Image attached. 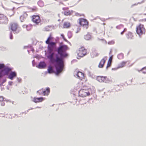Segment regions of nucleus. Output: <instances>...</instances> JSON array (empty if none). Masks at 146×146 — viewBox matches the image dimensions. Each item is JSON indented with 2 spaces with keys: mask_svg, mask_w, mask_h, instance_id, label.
I'll list each match as a JSON object with an SVG mask.
<instances>
[{
  "mask_svg": "<svg viewBox=\"0 0 146 146\" xmlns=\"http://www.w3.org/2000/svg\"><path fill=\"white\" fill-rule=\"evenodd\" d=\"M47 58L52 64L57 63L55 68L57 74L62 71L64 66V61L61 58L59 57L58 54L53 52H49Z\"/></svg>",
  "mask_w": 146,
  "mask_h": 146,
  "instance_id": "1",
  "label": "nucleus"
},
{
  "mask_svg": "<svg viewBox=\"0 0 146 146\" xmlns=\"http://www.w3.org/2000/svg\"><path fill=\"white\" fill-rule=\"evenodd\" d=\"M94 88H90L87 89H81L79 92V95L82 97L89 96L95 93Z\"/></svg>",
  "mask_w": 146,
  "mask_h": 146,
  "instance_id": "2",
  "label": "nucleus"
},
{
  "mask_svg": "<svg viewBox=\"0 0 146 146\" xmlns=\"http://www.w3.org/2000/svg\"><path fill=\"white\" fill-rule=\"evenodd\" d=\"M68 49V46L66 45H61L58 47L57 52L60 55V58L62 59L63 58L68 56V54L66 52V51Z\"/></svg>",
  "mask_w": 146,
  "mask_h": 146,
  "instance_id": "3",
  "label": "nucleus"
},
{
  "mask_svg": "<svg viewBox=\"0 0 146 146\" xmlns=\"http://www.w3.org/2000/svg\"><path fill=\"white\" fill-rule=\"evenodd\" d=\"M9 28L15 34H18L21 31L20 28L18 24L15 23H11Z\"/></svg>",
  "mask_w": 146,
  "mask_h": 146,
  "instance_id": "4",
  "label": "nucleus"
},
{
  "mask_svg": "<svg viewBox=\"0 0 146 146\" xmlns=\"http://www.w3.org/2000/svg\"><path fill=\"white\" fill-rule=\"evenodd\" d=\"M136 32L139 36L145 34V29L144 25L141 24L137 25L136 27Z\"/></svg>",
  "mask_w": 146,
  "mask_h": 146,
  "instance_id": "5",
  "label": "nucleus"
},
{
  "mask_svg": "<svg viewBox=\"0 0 146 146\" xmlns=\"http://www.w3.org/2000/svg\"><path fill=\"white\" fill-rule=\"evenodd\" d=\"M77 53L78 56L80 57H83L86 55L87 50L84 47L81 46L77 51Z\"/></svg>",
  "mask_w": 146,
  "mask_h": 146,
  "instance_id": "6",
  "label": "nucleus"
},
{
  "mask_svg": "<svg viewBox=\"0 0 146 146\" xmlns=\"http://www.w3.org/2000/svg\"><path fill=\"white\" fill-rule=\"evenodd\" d=\"M96 80L100 82L108 83L110 82L108 78L106 76H98L96 77Z\"/></svg>",
  "mask_w": 146,
  "mask_h": 146,
  "instance_id": "7",
  "label": "nucleus"
},
{
  "mask_svg": "<svg viewBox=\"0 0 146 146\" xmlns=\"http://www.w3.org/2000/svg\"><path fill=\"white\" fill-rule=\"evenodd\" d=\"M8 19L7 17L4 15L0 14V23L7 24L8 23Z\"/></svg>",
  "mask_w": 146,
  "mask_h": 146,
  "instance_id": "8",
  "label": "nucleus"
},
{
  "mask_svg": "<svg viewBox=\"0 0 146 146\" xmlns=\"http://www.w3.org/2000/svg\"><path fill=\"white\" fill-rule=\"evenodd\" d=\"M32 21L36 25H38L41 22L40 18L38 15H34L31 17Z\"/></svg>",
  "mask_w": 146,
  "mask_h": 146,
  "instance_id": "9",
  "label": "nucleus"
},
{
  "mask_svg": "<svg viewBox=\"0 0 146 146\" xmlns=\"http://www.w3.org/2000/svg\"><path fill=\"white\" fill-rule=\"evenodd\" d=\"M79 24L86 29L88 27V22L86 19H79Z\"/></svg>",
  "mask_w": 146,
  "mask_h": 146,
  "instance_id": "10",
  "label": "nucleus"
},
{
  "mask_svg": "<svg viewBox=\"0 0 146 146\" xmlns=\"http://www.w3.org/2000/svg\"><path fill=\"white\" fill-rule=\"evenodd\" d=\"M48 50L49 52H52L54 49L55 48L56 43L54 42H51L48 43Z\"/></svg>",
  "mask_w": 146,
  "mask_h": 146,
  "instance_id": "11",
  "label": "nucleus"
},
{
  "mask_svg": "<svg viewBox=\"0 0 146 146\" xmlns=\"http://www.w3.org/2000/svg\"><path fill=\"white\" fill-rule=\"evenodd\" d=\"M45 99V98H43L42 97L40 98L34 97L33 98L32 101L35 103H38L42 102Z\"/></svg>",
  "mask_w": 146,
  "mask_h": 146,
  "instance_id": "12",
  "label": "nucleus"
},
{
  "mask_svg": "<svg viewBox=\"0 0 146 146\" xmlns=\"http://www.w3.org/2000/svg\"><path fill=\"white\" fill-rule=\"evenodd\" d=\"M77 76L81 80H82L84 79V74L80 72H77Z\"/></svg>",
  "mask_w": 146,
  "mask_h": 146,
  "instance_id": "13",
  "label": "nucleus"
},
{
  "mask_svg": "<svg viewBox=\"0 0 146 146\" xmlns=\"http://www.w3.org/2000/svg\"><path fill=\"white\" fill-rule=\"evenodd\" d=\"M28 17L27 14L25 13H23L21 16L20 17V19L22 22H23Z\"/></svg>",
  "mask_w": 146,
  "mask_h": 146,
  "instance_id": "14",
  "label": "nucleus"
},
{
  "mask_svg": "<svg viewBox=\"0 0 146 146\" xmlns=\"http://www.w3.org/2000/svg\"><path fill=\"white\" fill-rule=\"evenodd\" d=\"M106 60L105 58H102L100 61L98 67L100 68H102L103 67L104 65L106 62Z\"/></svg>",
  "mask_w": 146,
  "mask_h": 146,
  "instance_id": "15",
  "label": "nucleus"
},
{
  "mask_svg": "<svg viewBox=\"0 0 146 146\" xmlns=\"http://www.w3.org/2000/svg\"><path fill=\"white\" fill-rule=\"evenodd\" d=\"M99 54L95 50H93L91 53V56L92 58H94L98 56Z\"/></svg>",
  "mask_w": 146,
  "mask_h": 146,
  "instance_id": "16",
  "label": "nucleus"
},
{
  "mask_svg": "<svg viewBox=\"0 0 146 146\" xmlns=\"http://www.w3.org/2000/svg\"><path fill=\"white\" fill-rule=\"evenodd\" d=\"M64 10V11L63 12L64 15L66 16L70 15L71 14V12L68 9H63Z\"/></svg>",
  "mask_w": 146,
  "mask_h": 146,
  "instance_id": "17",
  "label": "nucleus"
},
{
  "mask_svg": "<svg viewBox=\"0 0 146 146\" xmlns=\"http://www.w3.org/2000/svg\"><path fill=\"white\" fill-rule=\"evenodd\" d=\"M46 64L44 62H40L38 65V68H44L46 66Z\"/></svg>",
  "mask_w": 146,
  "mask_h": 146,
  "instance_id": "18",
  "label": "nucleus"
},
{
  "mask_svg": "<svg viewBox=\"0 0 146 146\" xmlns=\"http://www.w3.org/2000/svg\"><path fill=\"white\" fill-rule=\"evenodd\" d=\"M33 25L30 24H29L27 25H24L23 26L24 28H26L27 31H30L33 28Z\"/></svg>",
  "mask_w": 146,
  "mask_h": 146,
  "instance_id": "19",
  "label": "nucleus"
},
{
  "mask_svg": "<svg viewBox=\"0 0 146 146\" xmlns=\"http://www.w3.org/2000/svg\"><path fill=\"white\" fill-rule=\"evenodd\" d=\"M16 74L15 72H12L9 76V78L11 80H12L14 77L16 76Z\"/></svg>",
  "mask_w": 146,
  "mask_h": 146,
  "instance_id": "20",
  "label": "nucleus"
},
{
  "mask_svg": "<svg viewBox=\"0 0 146 146\" xmlns=\"http://www.w3.org/2000/svg\"><path fill=\"white\" fill-rule=\"evenodd\" d=\"M50 92V89L49 88H46L45 90L43 89V94L44 96H47Z\"/></svg>",
  "mask_w": 146,
  "mask_h": 146,
  "instance_id": "21",
  "label": "nucleus"
},
{
  "mask_svg": "<svg viewBox=\"0 0 146 146\" xmlns=\"http://www.w3.org/2000/svg\"><path fill=\"white\" fill-rule=\"evenodd\" d=\"M126 36L128 39H132L133 37V35L131 33L128 32L126 34Z\"/></svg>",
  "mask_w": 146,
  "mask_h": 146,
  "instance_id": "22",
  "label": "nucleus"
},
{
  "mask_svg": "<svg viewBox=\"0 0 146 146\" xmlns=\"http://www.w3.org/2000/svg\"><path fill=\"white\" fill-rule=\"evenodd\" d=\"M70 24L68 22H65L63 24V27L64 28H68L70 27Z\"/></svg>",
  "mask_w": 146,
  "mask_h": 146,
  "instance_id": "23",
  "label": "nucleus"
},
{
  "mask_svg": "<svg viewBox=\"0 0 146 146\" xmlns=\"http://www.w3.org/2000/svg\"><path fill=\"white\" fill-rule=\"evenodd\" d=\"M48 71L49 73L51 74L54 72L52 67L51 66H49L48 69Z\"/></svg>",
  "mask_w": 146,
  "mask_h": 146,
  "instance_id": "24",
  "label": "nucleus"
},
{
  "mask_svg": "<svg viewBox=\"0 0 146 146\" xmlns=\"http://www.w3.org/2000/svg\"><path fill=\"white\" fill-rule=\"evenodd\" d=\"M53 39V37L51 35H50L48 37L47 40L46 41V44H48V43H49L50 42V41L51 40Z\"/></svg>",
  "mask_w": 146,
  "mask_h": 146,
  "instance_id": "25",
  "label": "nucleus"
},
{
  "mask_svg": "<svg viewBox=\"0 0 146 146\" xmlns=\"http://www.w3.org/2000/svg\"><path fill=\"white\" fill-rule=\"evenodd\" d=\"M84 39L86 40H90L91 38L90 35L89 33L85 35L84 36Z\"/></svg>",
  "mask_w": 146,
  "mask_h": 146,
  "instance_id": "26",
  "label": "nucleus"
},
{
  "mask_svg": "<svg viewBox=\"0 0 146 146\" xmlns=\"http://www.w3.org/2000/svg\"><path fill=\"white\" fill-rule=\"evenodd\" d=\"M7 74V73H4L3 70H0V78L3 76Z\"/></svg>",
  "mask_w": 146,
  "mask_h": 146,
  "instance_id": "27",
  "label": "nucleus"
},
{
  "mask_svg": "<svg viewBox=\"0 0 146 146\" xmlns=\"http://www.w3.org/2000/svg\"><path fill=\"white\" fill-rule=\"evenodd\" d=\"M43 89L42 88L38 90L37 92V93L39 95H42L43 94Z\"/></svg>",
  "mask_w": 146,
  "mask_h": 146,
  "instance_id": "28",
  "label": "nucleus"
},
{
  "mask_svg": "<svg viewBox=\"0 0 146 146\" xmlns=\"http://www.w3.org/2000/svg\"><path fill=\"white\" fill-rule=\"evenodd\" d=\"M143 74H146V66L140 70Z\"/></svg>",
  "mask_w": 146,
  "mask_h": 146,
  "instance_id": "29",
  "label": "nucleus"
},
{
  "mask_svg": "<svg viewBox=\"0 0 146 146\" xmlns=\"http://www.w3.org/2000/svg\"><path fill=\"white\" fill-rule=\"evenodd\" d=\"M127 62L123 61L120 64V66L121 67H123L124 66Z\"/></svg>",
  "mask_w": 146,
  "mask_h": 146,
  "instance_id": "30",
  "label": "nucleus"
},
{
  "mask_svg": "<svg viewBox=\"0 0 146 146\" xmlns=\"http://www.w3.org/2000/svg\"><path fill=\"white\" fill-rule=\"evenodd\" d=\"M123 25H120L117 26L116 28L117 29H120L122 28H123Z\"/></svg>",
  "mask_w": 146,
  "mask_h": 146,
  "instance_id": "31",
  "label": "nucleus"
},
{
  "mask_svg": "<svg viewBox=\"0 0 146 146\" xmlns=\"http://www.w3.org/2000/svg\"><path fill=\"white\" fill-rule=\"evenodd\" d=\"M117 57L119 59H120L121 58V57L122 58H123V54H119L118 56H117Z\"/></svg>",
  "mask_w": 146,
  "mask_h": 146,
  "instance_id": "32",
  "label": "nucleus"
},
{
  "mask_svg": "<svg viewBox=\"0 0 146 146\" xmlns=\"http://www.w3.org/2000/svg\"><path fill=\"white\" fill-rule=\"evenodd\" d=\"M10 38L11 39H12L13 38V36L12 32H11L9 34Z\"/></svg>",
  "mask_w": 146,
  "mask_h": 146,
  "instance_id": "33",
  "label": "nucleus"
},
{
  "mask_svg": "<svg viewBox=\"0 0 146 146\" xmlns=\"http://www.w3.org/2000/svg\"><path fill=\"white\" fill-rule=\"evenodd\" d=\"M5 67V66L3 64H0V70H1L2 68H3Z\"/></svg>",
  "mask_w": 146,
  "mask_h": 146,
  "instance_id": "34",
  "label": "nucleus"
},
{
  "mask_svg": "<svg viewBox=\"0 0 146 146\" xmlns=\"http://www.w3.org/2000/svg\"><path fill=\"white\" fill-rule=\"evenodd\" d=\"M111 62L110 61H108L107 66V68L109 67L110 66L111 64Z\"/></svg>",
  "mask_w": 146,
  "mask_h": 146,
  "instance_id": "35",
  "label": "nucleus"
},
{
  "mask_svg": "<svg viewBox=\"0 0 146 146\" xmlns=\"http://www.w3.org/2000/svg\"><path fill=\"white\" fill-rule=\"evenodd\" d=\"M5 70L7 71L8 72H9L11 71V69L10 68L7 67L5 68Z\"/></svg>",
  "mask_w": 146,
  "mask_h": 146,
  "instance_id": "36",
  "label": "nucleus"
},
{
  "mask_svg": "<svg viewBox=\"0 0 146 146\" xmlns=\"http://www.w3.org/2000/svg\"><path fill=\"white\" fill-rule=\"evenodd\" d=\"M3 100V98L2 96H0V102H2Z\"/></svg>",
  "mask_w": 146,
  "mask_h": 146,
  "instance_id": "37",
  "label": "nucleus"
},
{
  "mask_svg": "<svg viewBox=\"0 0 146 146\" xmlns=\"http://www.w3.org/2000/svg\"><path fill=\"white\" fill-rule=\"evenodd\" d=\"M34 109V108H30V109H29L27 110V111L28 112L30 110H33Z\"/></svg>",
  "mask_w": 146,
  "mask_h": 146,
  "instance_id": "38",
  "label": "nucleus"
},
{
  "mask_svg": "<svg viewBox=\"0 0 146 146\" xmlns=\"http://www.w3.org/2000/svg\"><path fill=\"white\" fill-rule=\"evenodd\" d=\"M1 105L2 106H4L5 105V103H4V102H2L1 103Z\"/></svg>",
  "mask_w": 146,
  "mask_h": 146,
  "instance_id": "39",
  "label": "nucleus"
},
{
  "mask_svg": "<svg viewBox=\"0 0 146 146\" xmlns=\"http://www.w3.org/2000/svg\"><path fill=\"white\" fill-rule=\"evenodd\" d=\"M110 61L111 62L112 61V58L111 57L109 59V60H108V61Z\"/></svg>",
  "mask_w": 146,
  "mask_h": 146,
  "instance_id": "40",
  "label": "nucleus"
},
{
  "mask_svg": "<svg viewBox=\"0 0 146 146\" xmlns=\"http://www.w3.org/2000/svg\"><path fill=\"white\" fill-rule=\"evenodd\" d=\"M138 3H137L136 4V3H135V4H134L132 6H134V5H137Z\"/></svg>",
  "mask_w": 146,
  "mask_h": 146,
  "instance_id": "41",
  "label": "nucleus"
},
{
  "mask_svg": "<svg viewBox=\"0 0 146 146\" xmlns=\"http://www.w3.org/2000/svg\"><path fill=\"white\" fill-rule=\"evenodd\" d=\"M126 31H127V29H126L125 28L124 29V30L123 31L124 32H125Z\"/></svg>",
  "mask_w": 146,
  "mask_h": 146,
  "instance_id": "42",
  "label": "nucleus"
},
{
  "mask_svg": "<svg viewBox=\"0 0 146 146\" xmlns=\"http://www.w3.org/2000/svg\"><path fill=\"white\" fill-rule=\"evenodd\" d=\"M42 3V2L41 1H39V2H38V4L39 5H40V3Z\"/></svg>",
  "mask_w": 146,
  "mask_h": 146,
  "instance_id": "43",
  "label": "nucleus"
},
{
  "mask_svg": "<svg viewBox=\"0 0 146 146\" xmlns=\"http://www.w3.org/2000/svg\"><path fill=\"white\" fill-rule=\"evenodd\" d=\"M61 36H62L63 38H64V35L63 34H61Z\"/></svg>",
  "mask_w": 146,
  "mask_h": 146,
  "instance_id": "44",
  "label": "nucleus"
},
{
  "mask_svg": "<svg viewBox=\"0 0 146 146\" xmlns=\"http://www.w3.org/2000/svg\"><path fill=\"white\" fill-rule=\"evenodd\" d=\"M124 33V32L123 31L122 32H121V35H123Z\"/></svg>",
  "mask_w": 146,
  "mask_h": 146,
  "instance_id": "45",
  "label": "nucleus"
},
{
  "mask_svg": "<svg viewBox=\"0 0 146 146\" xmlns=\"http://www.w3.org/2000/svg\"><path fill=\"white\" fill-rule=\"evenodd\" d=\"M143 21H146V18L143 20Z\"/></svg>",
  "mask_w": 146,
  "mask_h": 146,
  "instance_id": "46",
  "label": "nucleus"
},
{
  "mask_svg": "<svg viewBox=\"0 0 146 146\" xmlns=\"http://www.w3.org/2000/svg\"><path fill=\"white\" fill-rule=\"evenodd\" d=\"M41 108L40 107L37 106V107H36L35 108Z\"/></svg>",
  "mask_w": 146,
  "mask_h": 146,
  "instance_id": "47",
  "label": "nucleus"
}]
</instances>
